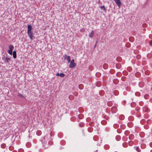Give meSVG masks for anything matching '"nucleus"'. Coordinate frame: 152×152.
I'll use <instances>...</instances> for the list:
<instances>
[{"instance_id": "f257e3e1", "label": "nucleus", "mask_w": 152, "mask_h": 152, "mask_svg": "<svg viewBox=\"0 0 152 152\" xmlns=\"http://www.w3.org/2000/svg\"><path fill=\"white\" fill-rule=\"evenodd\" d=\"M70 62V64L69 65V67L70 68H73L75 67L76 64L75 63V61L74 59L72 60Z\"/></svg>"}, {"instance_id": "c85d7f7f", "label": "nucleus", "mask_w": 152, "mask_h": 152, "mask_svg": "<svg viewBox=\"0 0 152 152\" xmlns=\"http://www.w3.org/2000/svg\"><path fill=\"white\" fill-rule=\"evenodd\" d=\"M83 86V85H80L79 86V87H80V86Z\"/></svg>"}, {"instance_id": "2eb2a0df", "label": "nucleus", "mask_w": 152, "mask_h": 152, "mask_svg": "<svg viewBox=\"0 0 152 152\" xmlns=\"http://www.w3.org/2000/svg\"><path fill=\"white\" fill-rule=\"evenodd\" d=\"M151 56L152 55L151 53H149L147 55V57L149 58H151Z\"/></svg>"}, {"instance_id": "c756f323", "label": "nucleus", "mask_w": 152, "mask_h": 152, "mask_svg": "<svg viewBox=\"0 0 152 152\" xmlns=\"http://www.w3.org/2000/svg\"><path fill=\"white\" fill-rule=\"evenodd\" d=\"M146 25H146V24H144L143 25V26H146Z\"/></svg>"}, {"instance_id": "4be33fe9", "label": "nucleus", "mask_w": 152, "mask_h": 152, "mask_svg": "<svg viewBox=\"0 0 152 152\" xmlns=\"http://www.w3.org/2000/svg\"><path fill=\"white\" fill-rule=\"evenodd\" d=\"M44 140H46L47 139V136H44ZM47 139H48V138H47Z\"/></svg>"}, {"instance_id": "c9c22d12", "label": "nucleus", "mask_w": 152, "mask_h": 152, "mask_svg": "<svg viewBox=\"0 0 152 152\" xmlns=\"http://www.w3.org/2000/svg\"><path fill=\"white\" fill-rule=\"evenodd\" d=\"M138 110H139V109H138ZM137 110H136V111H137Z\"/></svg>"}, {"instance_id": "bb28decb", "label": "nucleus", "mask_w": 152, "mask_h": 152, "mask_svg": "<svg viewBox=\"0 0 152 152\" xmlns=\"http://www.w3.org/2000/svg\"><path fill=\"white\" fill-rule=\"evenodd\" d=\"M18 95H19V96H21V97H22V96H22V95L20 94H19Z\"/></svg>"}, {"instance_id": "aec40b11", "label": "nucleus", "mask_w": 152, "mask_h": 152, "mask_svg": "<svg viewBox=\"0 0 152 152\" xmlns=\"http://www.w3.org/2000/svg\"><path fill=\"white\" fill-rule=\"evenodd\" d=\"M136 58L137 59H140L141 58V56L140 55H136Z\"/></svg>"}, {"instance_id": "f704fd0d", "label": "nucleus", "mask_w": 152, "mask_h": 152, "mask_svg": "<svg viewBox=\"0 0 152 152\" xmlns=\"http://www.w3.org/2000/svg\"><path fill=\"white\" fill-rule=\"evenodd\" d=\"M127 45V44H126V45Z\"/></svg>"}, {"instance_id": "72a5a7b5", "label": "nucleus", "mask_w": 152, "mask_h": 152, "mask_svg": "<svg viewBox=\"0 0 152 152\" xmlns=\"http://www.w3.org/2000/svg\"><path fill=\"white\" fill-rule=\"evenodd\" d=\"M113 108H115V107H113Z\"/></svg>"}, {"instance_id": "f8f14e48", "label": "nucleus", "mask_w": 152, "mask_h": 152, "mask_svg": "<svg viewBox=\"0 0 152 152\" xmlns=\"http://www.w3.org/2000/svg\"><path fill=\"white\" fill-rule=\"evenodd\" d=\"M135 76L136 77H139L140 76V74L139 72H137L135 74Z\"/></svg>"}, {"instance_id": "6ab92c4d", "label": "nucleus", "mask_w": 152, "mask_h": 152, "mask_svg": "<svg viewBox=\"0 0 152 152\" xmlns=\"http://www.w3.org/2000/svg\"><path fill=\"white\" fill-rule=\"evenodd\" d=\"M100 8L103 9V10H104L105 11H106V9L105 8V7H104V6H101V7H100Z\"/></svg>"}, {"instance_id": "423d86ee", "label": "nucleus", "mask_w": 152, "mask_h": 152, "mask_svg": "<svg viewBox=\"0 0 152 152\" xmlns=\"http://www.w3.org/2000/svg\"><path fill=\"white\" fill-rule=\"evenodd\" d=\"M116 4L118 7H120L121 4V2L120 0H114Z\"/></svg>"}, {"instance_id": "ddd939ff", "label": "nucleus", "mask_w": 152, "mask_h": 152, "mask_svg": "<svg viewBox=\"0 0 152 152\" xmlns=\"http://www.w3.org/2000/svg\"><path fill=\"white\" fill-rule=\"evenodd\" d=\"M128 144L129 146H132L133 145V142L132 141H129L128 142Z\"/></svg>"}, {"instance_id": "4468645a", "label": "nucleus", "mask_w": 152, "mask_h": 152, "mask_svg": "<svg viewBox=\"0 0 152 152\" xmlns=\"http://www.w3.org/2000/svg\"><path fill=\"white\" fill-rule=\"evenodd\" d=\"M127 70L128 71H129V72H131L132 70V67H129L127 68Z\"/></svg>"}, {"instance_id": "a878e982", "label": "nucleus", "mask_w": 152, "mask_h": 152, "mask_svg": "<svg viewBox=\"0 0 152 152\" xmlns=\"http://www.w3.org/2000/svg\"><path fill=\"white\" fill-rule=\"evenodd\" d=\"M139 129L138 128H137L136 129H135V131L137 132L138 131V130H139V129Z\"/></svg>"}, {"instance_id": "f03ea898", "label": "nucleus", "mask_w": 152, "mask_h": 152, "mask_svg": "<svg viewBox=\"0 0 152 152\" xmlns=\"http://www.w3.org/2000/svg\"><path fill=\"white\" fill-rule=\"evenodd\" d=\"M9 50L8 51V53L10 55L12 54L13 50L14 48V47L12 45H10L9 46Z\"/></svg>"}, {"instance_id": "5701e85b", "label": "nucleus", "mask_w": 152, "mask_h": 152, "mask_svg": "<svg viewBox=\"0 0 152 152\" xmlns=\"http://www.w3.org/2000/svg\"><path fill=\"white\" fill-rule=\"evenodd\" d=\"M150 45L152 46V40L150 42Z\"/></svg>"}, {"instance_id": "393cba45", "label": "nucleus", "mask_w": 152, "mask_h": 152, "mask_svg": "<svg viewBox=\"0 0 152 152\" xmlns=\"http://www.w3.org/2000/svg\"><path fill=\"white\" fill-rule=\"evenodd\" d=\"M56 75L57 76H59V74L58 73H57L56 74Z\"/></svg>"}, {"instance_id": "dca6fc26", "label": "nucleus", "mask_w": 152, "mask_h": 152, "mask_svg": "<svg viewBox=\"0 0 152 152\" xmlns=\"http://www.w3.org/2000/svg\"><path fill=\"white\" fill-rule=\"evenodd\" d=\"M135 95L136 96H139L140 95V93L138 92H136L135 93Z\"/></svg>"}, {"instance_id": "a211bd4d", "label": "nucleus", "mask_w": 152, "mask_h": 152, "mask_svg": "<svg viewBox=\"0 0 152 152\" xmlns=\"http://www.w3.org/2000/svg\"><path fill=\"white\" fill-rule=\"evenodd\" d=\"M144 98L146 99H147L149 98V95L148 94H145L144 96Z\"/></svg>"}, {"instance_id": "9b49d317", "label": "nucleus", "mask_w": 152, "mask_h": 152, "mask_svg": "<svg viewBox=\"0 0 152 152\" xmlns=\"http://www.w3.org/2000/svg\"><path fill=\"white\" fill-rule=\"evenodd\" d=\"M12 53L13 54V58H16L17 56L16 51H14Z\"/></svg>"}, {"instance_id": "1a4fd4ad", "label": "nucleus", "mask_w": 152, "mask_h": 152, "mask_svg": "<svg viewBox=\"0 0 152 152\" xmlns=\"http://www.w3.org/2000/svg\"><path fill=\"white\" fill-rule=\"evenodd\" d=\"M94 33V31H92L89 34V36L90 37L92 38L93 37Z\"/></svg>"}, {"instance_id": "412c9836", "label": "nucleus", "mask_w": 152, "mask_h": 152, "mask_svg": "<svg viewBox=\"0 0 152 152\" xmlns=\"http://www.w3.org/2000/svg\"><path fill=\"white\" fill-rule=\"evenodd\" d=\"M129 139L130 140H132V135H130L129 137Z\"/></svg>"}, {"instance_id": "39448f33", "label": "nucleus", "mask_w": 152, "mask_h": 152, "mask_svg": "<svg viewBox=\"0 0 152 152\" xmlns=\"http://www.w3.org/2000/svg\"><path fill=\"white\" fill-rule=\"evenodd\" d=\"M65 56L66 60L67 61L68 63H69L70 62V57L69 56H67L66 54H65L64 56V57Z\"/></svg>"}, {"instance_id": "7c9ffc66", "label": "nucleus", "mask_w": 152, "mask_h": 152, "mask_svg": "<svg viewBox=\"0 0 152 152\" xmlns=\"http://www.w3.org/2000/svg\"><path fill=\"white\" fill-rule=\"evenodd\" d=\"M132 103L131 104V106L132 107Z\"/></svg>"}, {"instance_id": "473e14b6", "label": "nucleus", "mask_w": 152, "mask_h": 152, "mask_svg": "<svg viewBox=\"0 0 152 152\" xmlns=\"http://www.w3.org/2000/svg\"><path fill=\"white\" fill-rule=\"evenodd\" d=\"M131 39V37H130V38H129V40H130V39Z\"/></svg>"}, {"instance_id": "b1692460", "label": "nucleus", "mask_w": 152, "mask_h": 152, "mask_svg": "<svg viewBox=\"0 0 152 152\" xmlns=\"http://www.w3.org/2000/svg\"><path fill=\"white\" fill-rule=\"evenodd\" d=\"M105 66H107V64H104L103 65V67H104Z\"/></svg>"}, {"instance_id": "f3484780", "label": "nucleus", "mask_w": 152, "mask_h": 152, "mask_svg": "<svg viewBox=\"0 0 152 152\" xmlns=\"http://www.w3.org/2000/svg\"><path fill=\"white\" fill-rule=\"evenodd\" d=\"M59 76L61 77H63L65 76V74L63 73H61L59 74Z\"/></svg>"}, {"instance_id": "6e6552de", "label": "nucleus", "mask_w": 152, "mask_h": 152, "mask_svg": "<svg viewBox=\"0 0 152 152\" xmlns=\"http://www.w3.org/2000/svg\"><path fill=\"white\" fill-rule=\"evenodd\" d=\"M143 111L146 112H147L149 111V108L146 106L144 107L143 108Z\"/></svg>"}, {"instance_id": "7ed1b4c3", "label": "nucleus", "mask_w": 152, "mask_h": 152, "mask_svg": "<svg viewBox=\"0 0 152 152\" xmlns=\"http://www.w3.org/2000/svg\"><path fill=\"white\" fill-rule=\"evenodd\" d=\"M3 59L5 63L6 64L8 63L9 61L10 60V59L9 58H8L7 57H4Z\"/></svg>"}, {"instance_id": "0eeeda50", "label": "nucleus", "mask_w": 152, "mask_h": 152, "mask_svg": "<svg viewBox=\"0 0 152 152\" xmlns=\"http://www.w3.org/2000/svg\"><path fill=\"white\" fill-rule=\"evenodd\" d=\"M28 27V30L27 32H30L31 31V30L32 29L31 26L30 25H28L27 26Z\"/></svg>"}, {"instance_id": "cd10ccee", "label": "nucleus", "mask_w": 152, "mask_h": 152, "mask_svg": "<svg viewBox=\"0 0 152 152\" xmlns=\"http://www.w3.org/2000/svg\"><path fill=\"white\" fill-rule=\"evenodd\" d=\"M82 116H83V115H79V117H80V116H82Z\"/></svg>"}, {"instance_id": "20e7f679", "label": "nucleus", "mask_w": 152, "mask_h": 152, "mask_svg": "<svg viewBox=\"0 0 152 152\" xmlns=\"http://www.w3.org/2000/svg\"><path fill=\"white\" fill-rule=\"evenodd\" d=\"M27 34L30 38L32 39H33L34 36L33 35V33L31 31L27 32Z\"/></svg>"}, {"instance_id": "2f4dec72", "label": "nucleus", "mask_w": 152, "mask_h": 152, "mask_svg": "<svg viewBox=\"0 0 152 152\" xmlns=\"http://www.w3.org/2000/svg\"><path fill=\"white\" fill-rule=\"evenodd\" d=\"M80 117H81V118H80V119H81V118H83V116L82 117V116H81Z\"/></svg>"}, {"instance_id": "9d476101", "label": "nucleus", "mask_w": 152, "mask_h": 152, "mask_svg": "<svg viewBox=\"0 0 152 152\" xmlns=\"http://www.w3.org/2000/svg\"><path fill=\"white\" fill-rule=\"evenodd\" d=\"M134 148L138 152H140L141 151V150L138 147L135 146L134 147Z\"/></svg>"}]
</instances>
